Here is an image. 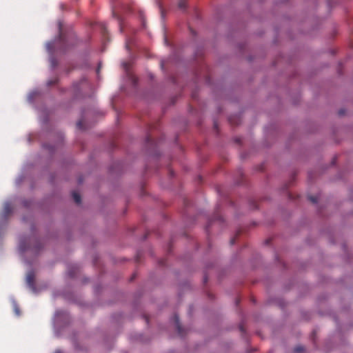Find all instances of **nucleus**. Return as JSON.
<instances>
[{"label": "nucleus", "mask_w": 353, "mask_h": 353, "mask_svg": "<svg viewBox=\"0 0 353 353\" xmlns=\"http://www.w3.org/2000/svg\"><path fill=\"white\" fill-rule=\"evenodd\" d=\"M68 319V314L61 310L57 311L54 314V325H59L62 321H65Z\"/></svg>", "instance_id": "obj_1"}, {"label": "nucleus", "mask_w": 353, "mask_h": 353, "mask_svg": "<svg viewBox=\"0 0 353 353\" xmlns=\"http://www.w3.org/2000/svg\"><path fill=\"white\" fill-rule=\"evenodd\" d=\"M34 274L32 271H30L26 276V283L29 288L33 292H36L37 290L34 284Z\"/></svg>", "instance_id": "obj_2"}, {"label": "nucleus", "mask_w": 353, "mask_h": 353, "mask_svg": "<svg viewBox=\"0 0 353 353\" xmlns=\"http://www.w3.org/2000/svg\"><path fill=\"white\" fill-rule=\"evenodd\" d=\"M11 212L10 204L8 202L5 203L3 206V214L4 216L8 215Z\"/></svg>", "instance_id": "obj_3"}, {"label": "nucleus", "mask_w": 353, "mask_h": 353, "mask_svg": "<svg viewBox=\"0 0 353 353\" xmlns=\"http://www.w3.org/2000/svg\"><path fill=\"white\" fill-rule=\"evenodd\" d=\"M55 41H50L46 43V50L52 53V50L54 47Z\"/></svg>", "instance_id": "obj_4"}, {"label": "nucleus", "mask_w": 353, "mask_h": 353, "mask_svg": "<svg viewBox=\"0 0 353 353\" xmlns=\"http://www.w3.org/2000/svg\"><path fill=\"white\" fill-rule=\"evenodd\" d=\"M38 94H39V92L36 90L31 92L28 97V101L30 103H32L33 100H34V97Z\"/></svg>", "instance_id": "obj_5"}, {"label": "nucleus", "mask_w": 353, "mask_h": 353, "mask_svg": "<svg viewBox=\"0 0 353 353\" xmlns=\"http://www.w3.org/2000/svg\"><path fill=\"white\" fill-rule=\"evenodd\" d=\"M72 195V197H73L74 201L77 204H79L81 203V196H80L79 194L77 192H73Z\"/></svg>", "instance_id": "obj_6"}, {"label": "nucleus", "mask_w": 353, "mask_h": 353, "mask_svg": "<svg viewBox=\"0 0 353 353\" xmlns=\"http://www.w3.org/2000/svg\"><path fill=\"white\" fill-rule=\"evenodd\" d=\"M12 305H13L14 311L15 314L17 316H19L20 315L19 308L17 303H16V301L14 300H12Z\"/></svg>", "instance_id": "obj_7"}, {"label": "nucleus", "mask_w": 353, "mask_h": 353, "mask_svg": "<svg viewBox=\"0 0 353 353\" xmlns=\"http://www.w3.org/2000/svg\"><path fill=\"white\" fill-rule=\"evenodd\" d=\"M26 250V248L25 246V243L23 241H20L19 245V250L20 252H23Z\"/></svg>", "instance_id": "obj_8"}, {"label": "nucleus", "mask_w": 353, "mask_h": 353, "mask_svg": "<svg viewBox=\"0 0 353 353\" xmlns=\"http://www.w3.org/2000/svg\"><path fill=\"white\" fill-rule=\"evenodd\" d=\"M178 7L180 9H185L186 7V1L185 0H180L178 3Z\"/></svg>", "instance_id": "obj_9"}, {"label": "nucleus", "mask_w": 353, "mask_h": 353, "mask_svg": "<svg viewBox=\"0 0 353 353\" xmlns=\"http://www.w3.org/2000/svg\"><path fill=\"white\" fill-rule=\"evenodd\" d=\"M176 327L177 328V330H179V332H180V326H179V319H178V317L176 316Z\"/></svg>", "instance_id": "obj_10"}, {"label": "nucleus", "mask_w": 353, "mask_h": 353, "mask_svg": "<svg viewBox=\"0 0 353 353\" xmlns=\"http://www.w3.org/2000/svg\"><path fill=\"white\" fill-rule=\"evenodd\" d=\"M50 61L51 62L52 66L54 67L56 65V62H55L54 59L53 57H51Z\"/></svg>", "instance_id": "obj_11"}, {"label": "nucleus", "mask_w": 353, "mask_h": 353, "mask_svg": "<svg viewBox=\"0 0 353 353\" xmlns=\"http://www.w3.org/2000/svg\"><path fill=\"white\" fill-rule=\"evenodd\" d=\"M122 65H123V67L124 68V69H125V70H128V65L126 63H122Z\"/></svg>", "instance_id": "obj_12"}, {"label": "nucleus", "mask_w": 353, "mask_h": 353, "mask_svg": "<svg viewBox=\"0 0 353 353\" xmlns=\"http://www.w3.org/2000/svg\"><path fill=\"white\" fill-rule=\"evenodd\" d=\"M310 200L313 203H317V199L316 198H314L312 196L310 197Z\"/></svg>", "instance_id": "obj_13"}, {"label": "nucleus", "mask_w": 353, "mask_h": 353, "mask_svg": "<svg viewBox=\"0 0 353 353\" xmlns=\"http://www.w3.org/2000/svg\"><path fill=\"white\" fill-rule=\"evenodd\" d=\"M302 350H303V348H302V347H296V352H301V351H302Z\"/></svg>", "instance_id": "obj_14"}, {"label": "nucleus", "mask_w": 353, "mask_h": 353, "mask_svg": "<svg viewBox=\"0 0 353 353\" xmlns=\"http://www.w3.org/2000/svg\"><path fill=\"white\" fill-rule=\"evenodd\" d=\"M54 353H63V352H61V350H57Z\"/></svg>", "instance_id": "obj_15"}, {"label": "nucleus", "mask_w": 353, "mask_h": 353, "mask_svg": "<svg viewBox=\"0 0 353 353\" xmlns=\"http://www.w3.org/2000/svg\"><path fill=\"white\" fill-rule=\"evenodd\" d=\"M21 181H22V179H19V181H17V183H19Z\"/></svg>", "instance_id": "obj_16"}, {"label": "nucleus", "mask_w": 353, "mask_h": 353, "mask_svg": "<svg viewBox=\"0 0 353 353\" xmlns=\"http://www.w3.org/2000/svg\"><path fill=\"white\" fill-rule=\"evenodd\" d=\"M59 29L61 28V23H59Z\"/></svg>", "instance_id": "obj_17"}]
</instances>
